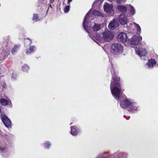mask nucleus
Returning a JSON list of instances; mask_svg holds the SVG:
<instances>
[{"mask_svg":"<svg viewBox=\"0 0 158 158\" xmlns=\"http://www.w3.org/2000/svg\"><path fill=\"white\" fill-rule=\"evenodd\" d=\"M72 0H68V4L70 5V2H71Z\"/></svg>","mask_w":158,"mask_h":158,"instance_id":"obj_34","label":"nucleus"},{"mask_svg":"<svg viewBox=\"0 0 158 158\" xmlns=\"http://www.w3.org/2000/svg\"><path fill=\"white\" fill-rule=\"evenodd\" d=\"M91 13V10L88 12L85 15L83 21V27L85 30L89 34L90 37L94 41L95 39L99 41H104L106 42H109L112 40L114 37V35L112 31H104L101 35L96 34L95 36L94 35L90 33L88 31L89 28L91 27V24L89 21L90 19Z\"/></svg>","mask_w":158,"mask_h":158,"instance_id":"obj_1","label":"nucleus"},{"mask_svg":"<svg viewBox=\"0 0 158 158\" xmlns=\"http://www.w3.org/2000/svg\"><path fill=\"white\" fill-rule=\"evenodd\" d=\"M118 19L120 23L122 25H126L127 23V17L123 14H121L119 16Z\"/></svg>","mask_w":158,"mask_h":158,"instance_id":"obj_10","label":"nucleus"},{"mask_svg":"<svg viewBox=\"0 0 158 158\" xmlns=\"http://www.w3.org/2000/svg\"><path fill=\"white\" fill-rule=\"evenodd\" d=\"M6 151V148L4 146H0V152H4Z\"/></svg>","mask_w":158,"mask_h":158,"instance_id":"obj_27","label":"nucleus"},{"mask_svg":"<svg viewBox=\"0 0 158 158\" xmlns=\"http://www.w3.org/2000/svg\"><path fill=\"white\" fill-rule=\"evenodd\" d=\"M44 145L46 148H48L50 146V143L48 142H47L44 143Z\"/></svg>","mask_w":158,"mask_h":158,"instance_id":"obj_28","label":"nucleus"},{"mask_svg":"<svg viewBox=\"0 0 158 158\" xmlns=\"http://www.w3.org/2000/svg\"><path fill=\"white\" fill-rule=\"evenodd\" d=\"M127 154L125 153L117 152L111 156L112 158H127Z\"/></svg>","mask_w":158,"mask_h":158,"instance_id":"obj_12","label":"nucleus"},{"mask_svg":"<svg viewBox=\"0 0 158 158\" xmlns=\"http://www.w3.org/2000/svg\"><path fill=\"white\" fill-rule=\"evenodd\" d=\"M103 7L105 11L107 13L112 14L113 13V6L112 4L105 2Z\"/></svg>","mask_w":158,"mask_h":158,"instance_id":"obj_8","label":"nucleus"},{"mask_svg":"<svg viewBox=\"0 0 158 158\" xmlns=\"http://www.w3.org/2000/svg\"><path fill=\"white\" fill-rule=\"evenodd\" d=\"M120 104L121 107L123 108H127L130 112H134L137 110V104L128 99L124 100L123 102H120Z\"/></svg>","mask_w":158,"mask_h":158,"instance_id":"obj_3","label":"nucleus"},{"mask_svg":"<svg viewBox=\"0 0 158 158\" xmlns=\"http://www.w3.org/2000/svg\"><path fill=\"white\" fill-rule=\"evenodd\" d=\"M25 45L26 46L29 45L31 44V41L29 39H25L24 40Z\"/></svg>","mask_w":158,"mask_h":158,"instance_id":"obj_23","label":"nucleus"},{"mask_svg":"<svg viewBox=\"0 0 158 158\" xmlns=\"http://www.w3.org/2000/svg\"><path fill=\"white\" fill-rule=\"evenodd\" d=\"M97 1H95L94 2V3L93 5L92 6L93 7L95 5V4L97 3Z\"/></svg>","mask_w":158,"mask_h":158,"instance_id":"obj_33","label":"nucleus"},{"mask_svg":"<svg viewBox=\"0 0 158 158\" xmlns=\"http://www.w3.org/2000/svg\"><path fill=\"white\" fill-rule=\"evenodd\" d=\"M136 53L140 56H144L147 53L146 50L143 48H137L135 49Z\"/></svg>","mask_w":158,"mask_h":158,"instance_id":"obj_9","label":"nucleus"},{"mask_svg":"<svg viewBox=\"0 0 158 158\" xmlns=\"http://www.w3.org/2000/svg\"><path fill=\"white\" fill-rule=\"evenodd\" d=\"M142 39V37L141 36H137L135 35L133 36L131 39H129V43L133 46H135L139 44Z\"/></svg>","mask_w":158,"mask_h":158,"instance_id":"obj_5","label":"nucleus"},{"mask_svg":"<svg viewBox=\"0 0 158 158\" xmlns=\"http://www.w3.org/2000/svg\"><path fill=\"white\" fill-rule=\"evenodd\" d=\"M1 119L5 126L7 128H10L12 126L10 120L5 114H2Z\"/></svg>","mask_w":158,"mask_h":158,"instance_id":"obj_6","label":"nucleus"},{"mask_svg":"<svg viewBox=\"0 0 158 158\" xmlns=\"http://www.w3.org/2000/svg\"><path fill=\"white\" fill-rule=\"evenodd\" d=\"M70 9L69 5L65 6L64 8V11L65 13H67L69 12Z\"/></svg>","mask_w":158,"mask_h":158,"instance_id":"obj_26","label":"nucleus"},{"mask_svg":"<svg viewBox=\"0 0 158 158\" xmlns=\"http://www.w3.org/2000/svg\"><path fill=\"white\" fill-rule=\"evenodd\" d=\"M92 14L94 16H101L102 14L100 12L96 10H94Z\"/></svg>","mask_w":158,"mask_h":158,"instance_id":"obj_24","label":"nucleus"},{"mask_svg":"<svg viewBox=\"0 0 158 158\" xmlns=\"http://www.w3.org/2000/svg\"><path fill=\"white\" fill-rule=\"evenodd\" d=\"M117 40L120 42L125 43L127 40L126 34L123 32L120 33L117 36Z\"/></svg>","mask_w":158,"mask_h":158,"instance_id":"obj_7","label":"nucleus"},{"mask_svg":"<svg viewBox=\"0 0 158 158\" xmlns=\"http://www.w3.org/2000/svg\"><path fill=\"white\" fill-rule=\"evenodd\" d=\"M110 71L112 74V79L111 81L110 88L111 93L114 98L118 100L122 92L119 81L120 79L115 74L113 65L111 64Z\"/></svg>","mask_w":158,"mask_h":158,"instance_id":"obj_2","label":"nucleus"},{"mask_svg":"<svg viewBox=\"0 0 158 158\" xmlns=\"http://www.w3.org/2000/svg\"><path fill=\"white\" fill-rule=\"evenodd\" d=\"M119 25L118 22L115 19H113L111 21L108 27L109 29L113 30L117 28Z\"/></svg>","mask_w":158,"mask_h":158,"instance_id":"obj_11","label":"nucleus"},{"mask_svg":"<svg viewBox=\"0 0 158 158\" xmlns=\"http://www.w3.org/2000/svg\"><path fill=\"white\" fill-rule=\"evenodd\" d=\"M117 8L119 11L123 13V14H124V13L127 11V6H125L121 5H118L117 6Z\"/></svg>","mask_w":158,"mask_h":158,"instance_id":"obj_15","label":"nucleus"},{"mask_svg":"<svg viewBox=\"0 0 158 158\" xmlns=\"http://www.w3.org/2000/svg\"><path fill=\"white\" fill-rule=\"evenodd\" d=\"M23 70L25 72H27L29 69V68L28 65L26 64H23L22 66Z\"/></svg>","mask_w":158,"mask_h":158,"instance_id":"obj_22","label":"nucleus"},{"mask_svg":"<svg viewBox=\"0 0 158 158\" xmlns=\"http://www.w3.org/2000/svg\"><path fill=\"white\" fill-rule=\"evenodd\" d=\"M10 53V51H8L4 55V56H3V58H5Z\"/></svg>","mask_w":158,"mask_h":158,"instance_id":"obj_30","label":"nucleus"},{"mask_svg":"<svg viewBox=\"0 0 158 158\" xmlns=\"http://www.w3.org/2000/svg\"><path fill=\"white\" fill-rule=\"evenodd\" d=\"M102 28L101 25L100 24H95L93 27V29L94 31H97Z\"/></svg>","mask_w":158,"mask_h":158,"instance_id":"obj_18","label":"nucleus"},{"mask_svg":"<svg viewBox=\"0 0 158 158\" xmlns=\"http://www.w3.org/2000/svg\"><path fill=\"white\" fill-rule=\"evenodd\" d=\"M156 64V61L154 59H151L148 60V62L147 64V65L149 68H151L155 65Z\"/></svg>","mask_w":158,"mask_h":158,"instance_id":"obj_16","label":"nucleus"},{"mask_svg":"<svg viewBox=\"0 0 158 158\" xmlns=\"http://www.w3.org/2000/svg\"><path fill=\"white\" fill-rule=\"evenodd\" d=\"M125 0H116V2L118 4H120L125 1Z\"/></svg>","mask_w":158,"mask_h":158,"instance_id":"obj_29","label":"nucleus"},{"mask_svg":"<svg viewBox=\"0 0 158 158\" xmlns=\"http://www.w3.org/2000/svg\"><path fill=\"white\" fill-rule=\"evenodd\" d=\"M10 38V36L8 35V36H7L5 37L4 38V39L6 42H7L9 40Z\"/></svg>","mask_w":158,"mask_h":158,"instance_id":"obj_31","label":"nucleus"},{"mask_svg":"<svg viewBox=\"0 0 158 158\" xmlns=\"http://www.w3.org/2000/svg\"><path fill=\"white\" fill-rule=\"evenodd\" d=\"M133 24L135 25V27H136L137 30V33L138 34H140L141 31V29L139 25L138 24L135 23H133Z\"/></svg>","mask_w":158,"mask_h":158,"instance_id":"obj_21","label":"nucleus"},{"mask_svg":"<svg viewBox=\"0 0 158 158\" xmlns=\"http://www.w3.org/2000/svg\"><path fill=\"white\" fill-rule=\"evenodd\" d=\"M16 76L15 75V74L14 73H12V75H11V78L13 79H16Z\"/></svg>","mask_w":158,"mask_h":158,"instance_id":"obj_32","label":"nucleus"},{"mask_svg":"<svg viewBox=\"0 0 158 158\" xmlns=\"http://www.w3.org/2000/svg\"><path fill=\"white\" fill-rule=\"evenodd\" d=\"M0 102L2 105H9L10 107H11L12 106L11 101L9 99H6L4 98H1L0 99Z\"/></svg>","mask_w":158,"mask_h":158,"instance_id":"obj_13","label":"nucleus"},{"mask_svg":"<svg viewBox=\"0 0 158 158\" xmlns=\"http://www.w3.org/2000/svg\"><path fill=\"white\" fill-rule=\"evenodd\" d=\"M79 132V130L76 127L72 126L71 127V134L74 136L77 135Z\"/></svg>","mask_w":158,"mask_h":158,"instance_id":"obj_14","label":"nucleus"},{"mask_svg":"<svg viewBox=\"0 0 158 158\" xmlns=\"http://www.w3.org/2000/svg\"><path fill=\"white\" fill-rule=\"evenodd\" d=\"M132 107L133 109H135V108L134 106H132Z\"/></svg>","mask_w":158,"mask_h":158,"instance_id":"obj_36","label":"nucleus"},{"mask_svg":"<svg viewBox=\"0 0 158 158\" xmlns=\"http://www.w3.org/2000/svg\"><path fill=\"white\" fill-rule=\"evenodd\" d=\"M113 52L115 54H120L122 53L123 47L119 43H114L111 47Z\"/></svg>","mask_w":158,"mask_h":158,"instance_id":"obj_4","label":"nucleus"},{"mask_svg":"<svg viewBox=\"0 0 158 158\" xmlns=\"http://www.w3.org/2000/svg\"><path fill=\"white\" fill-rule=\"evenodd\" d=\"M1 106H0V112H1Z\"/></svg>","mask_w":158,"mask_h":158,"instance_id":"obj_37","label":"nucleus"},{"mask_svg":"<svg viewBox=\"0 0 158 158\" xmlns=\"http://www.w3.org/2000/svg\"><path fill=\"white\" fill-rule=\"evenodd\" d=\"M20 46L19 44L15 45L12 49V53L13 54H15L20 48Z\"/></svg>","mask_w":158,"mask_h":158,"instance_id":"obj_19","label":"nucleus"},{"mask_svg":"<svg viewBox=\"0 0 158 158\" xmlns=\"http://www.w3.org/2000/svg\"><path fill=\"white\" fill-rule=\"evenodd\" d=\"M127 10L130 12V14L133 15L135 13V11L134 7L130 5L127 6Z\"/></svg>","mask_w":158,"mask_h":158,"instance_id":"obj_17","label":"nucleus"},{"mask_svg":"<svg viewBox=\"0 0 158 158\" xmlns=\"http://www.w3.org/2000/svg\"><path fill=\"white\" fill-rule=\"evenodd\" d=\"M30 51L27 49L26 51V53L27 54H30L31 52H33L36 49V47L34 46H31L29 48Z\"/></svg>","mask_w":158,"mask_h":158,"instance_id":"obj_20","label":"nucleus"},{"mask_svg":"<svg viewBox=\"0 0 158 158\" xmlns=\"http://www.w3.org/2000/svg\"><path fill=\"white\" fill-rule=\"evenodd\" d=\"M33 20L35 22H37L39 20L37 15L35 14L33 15Z\"/></svg>","mask_w":158,"mask_h":158,"instance_id":"obj_25","label":"nucleus"},{"mask_svg":"<svg viewBox=\"0 0 158 158\" xmlns=\"http://www.w3.org/2000/svg\"><path fill=\"white\" fill-rule=\"evenodd\" d=\"M54 0H50V3H53Z\"/></svg>","mask_w":158,"mask_h":158,"instance_id":"obj_35","label":"nucleus"}]
</instances>
